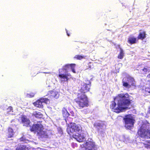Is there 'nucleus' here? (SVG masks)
Instances as JSON below:
<instances>
[{
  "mask_svg": "<svg viewBox=\"0 0 150 150\" xmlns=\"http://www.w3.org/2000/svg\"><path fill=\"white\" fill-rule=\"evenodd\" d=\"M7 138H10L12 137L14 135V132L13 129L11 127L8 128Z\"/></svg>",
  "mask_w": 150,
  "mask_h": 150,
  "instance_id": "nucleus-17",
  "label": "nucleus"
},
{
  "mask_svg": "<svg viewBox=\"0 0 150 150\" xmlns=\"http://www.w3.org/2000/svg\"><path fill=\"white\" fill-rule=\"evenodd\" d=\"M43 129V126L42 124H33L30 127V129L31 132H33L35 133H37L38 134Z\"/></svg>",
  "mask_w": 150,
  "mask_h": 150,
  "instance_id": "nucleus-6",
  "label": "nucleus"
},
{
  "mask_svg": "<svg viewBox=\"0 0 150 150\" xmlns=\"http://www.w3.org/2000/svg\"><path fill=\"white\" fill-rule=\"evenodd\" d=\"M137 133L142 138L150 139V129H146L141 126L138 130Z\"/></svg>",
  "mask_w": 150,
  "mask_h": 150,
  "instance_id": "nucleus-5",
  "label": "nucleus"
},
{
  "mask_svg": "<svg viewBox=\"0 0 150 150\" xmlns=\"http://www.w3.org/2000/svg\"><path fill=\"white\" fill-rule=\"evenodd\" d=\"M69 68V64H66L63 66L61 69H59V71L63 72L64 71H67V70Z\"/></svg>",
  "mask_w": 150,
  "mask_h": 150,
  "instance_id": "nucleus-19",
  "label": "nucleus"
},
{
  "mask_svg": "<svg viewBox=\"0 0 150 150\" xmlns=\"http://www.w3.org/2000/svg\"><path fill=\"white\" fill-rule=\"evenodd\" d=\"M146 79H148V81H150V73L147 75Z\"/></svg>",
  "mask_w": 150,
  "mask_h": 150,
  "instance_id": "nucleus-32",
  "label": "nucleus"
},
{
  "mask_svg": "<svg viewBox=\"0 0 150 150\" xmlns=\"http://www.w3.org/2000/svg\"><path fill=\"white\" fill-rule=\"evenodd\" d=\"M139 31L140 32L139 33L137 36V39H140L142 40L146 38V31L144 30L141 31V30H140Z\"/></svg>",
  "mask_w": 150,
  "mask_h": 150,
  "instance_id": "nucleus-12",
  "label": "nucleus"
},
{
  "mask_svg": "<svg viewBox=\"0 0 150 150\" xmlns=\"http://www.w3.org/2000/svg\"><path fill=\"white\" fill-rule=\"evenodd\" d=\"M142 70L143 71V73L144 74H146L150 71V70L148 67H144Z\"/></svg>",
  "mask_w": 150,
  "mask_h": 150,
  "instance_id": "nucleus-23",
  "label": "nucleus"
},
{
  "mask_svg": "<svg viewBox=\"0 0 150 150\" xmlns=\"http://www.w3.org/2000/svg\"><path fill=\"white\" fill-rule=\"evenodd\" d=\"M42 103L40 98L35 102L33 104L36 107L39 108H43Z\"/></svg>",
  "mask_w": 150,
  "mask_h": 150,
  "instance_id": "nucleus-14",
  "label": "nucleus"
},
{
  "mask_svg": "<svg viewBox=\"0 0 150 150\" xmlns=\"http://www.w3.org/2000/svg\"><path fill=\"white\" fill-rule=\"evenodd\" d=\"M82 131V127L79 124H76L74 122H71L69 124L67 128V131L70 137H72L79 142H82L85 138L81 134L77 133L76 135L74 132H81Z\"/></svg>",
  "mask_w": 150,
  "mask_h": 150,
  "instance_id": "nucleus-3",
  "label": "nucleus"
},
{
  "mask_svg": "<svg viewBox=\"0 0 150 150\" xmlns=\"http://www.w3.org/2000/svg\"><path fill=\"white\" fill-rule=\"evenodd\" d=\"M62 113L63 117L64 118L65 120L67 119L70 115V114L67 111V109L65 108H63L62 110Z\"/></svg>",
  "mask_w": 150,
  "mask_h": 150,
  "instance_id": "nucleus-15",
  "label": "nucleus"
},
{
  "mask_svg": "<svg viewBox=\"0 0 150 150\" xmlns=\"http://www.w3.org/2000/svg\"><path fill=\"white\" fill-rule=\"evenodd\" d=\"M91 83L89 80L85 81V82H81L80 92L78 93L77 97L74 99L76 103V107L78 109H81L88 106L89 101L85 93L89 91Z\"/></svg>",
  "mask_w": 150,
  "mask_h": 150,
  "instance_id": "nucleus-1",
  "label": "nucleus"
},
{
  "mask_svg": "<svg viewBox=\"0 0 150 150\" xmlns=\"http://www.w3.org/2000/svg\"><path fill=\"white\" fill-rule=\"evenodd\" d=\"M128 81L131 83V84H129L128 83L124 81H122V85L124 87L128 88H129L132 86H135V81L134 78L132 77H130Z\"/></svg>",
  "mask_w": 150,
  "mask_h": 150,
  "instance_id": "nucleus-10",
  "label": "nucleus"
},
{
  "mask_svg": "<svg viewBox=\"0 0 150 150\" xmlns=\"http://www.w3.org/2000/svg\"><path fill=\"white\" fill-rule=\"evenodd\" d=\"M84 144L85 150H96L95 149L96 147L95 143L93 141H88Z\"/></svg>",
  "mask_w": 150,
  "mask_h": 150,
  "instance_id": "nucleus-7",
  "label": "nucleus"
},
{
  "mask_svg": "<svg viewBox=\"0 0 150 150\" xmlns=\"http://www.w3.org/2000/svg\"><path fill=\"white\" fill-rule=\"evenodd\" d=\"M4 111L5 112V113L6 114L8 113L11 112H13V108L12 107L9 106L7 108L4 109Z\"/></svg>",
  "mask_w": 150,
  "mask_h": 150,
  "instance_id": "nucleus-21",
  "label": "nucleus"
},
{
  "mask_svg": "<svg viewBox=\"0 0 150 150\" xmlns=\"http://www.w3.org/2000/svg\"><path fill=\"white\" fill-rule=\"evenodd\" d=\"M23 148L21 147L20 146L19 147H17L16 149V150H23Z\"/></svg>",
  "mask_w": 150,
  "mask_h": 150,
  "instance_id": "nucleus-30",
  "label": "nucleus"
},
{
  "mask_svg": "<svg viewBox=\"0 0 150 150\" xmlns=\"http://www.w3.org/2000/svg\"><path fill=\"white\" fill-rule=\"evenodd\" d=\"M94 127L96 128H97V129L98 131L99 129L98 128V127L100 128H102L103 126L101 125V123H97L94 124Z\"/></svg>",
  "mask_w": 150,
  "mask_h": 150,
  "instance_id": "nucleus-26",
  "label": "nucleus"
},
{
  "mask_svg": "<svg viewBox=\"0 0 150 150\" xmlns=\"http://www.w3.org/2000/svg\"><path fill=\"white\" fill-rule=\"evenodd\" d=\"M138 40L137 38L133 36H132L129 38L127 42L130 45H132L136 43L138 41Z\"/></svg>",
  "mask_w": 150,
  "mask_h": 150,
  "instance_id": "nucleus-13",
  "label": "nucleus"
},
{
  "mask_svg": "<svg viewBox=\"0 0 150 150\" xmlns=\"http://www.w3.org/2000/svg\"><path fill=\"white\" fill-rule=\"evenodd\" d=\"M123 120L124 121V126L126 128L130 130L133 127L135 120L131 115L128 114L125 115Z\"/></svg>",
  "mask_w": 150,
  "mask_h": 150,
  "instance_id": "nucleus-4",
  "label": "nucleus"
},
{
  "mask_svg": "<svg viewBox=\"0 0 150 150\" xmlns=\"http://www.w3.org/2000/svg\"><path fill=\"white\" fill-rule=\"evenodd\" d=\"M91 69V66L90 65H88V67H86V68L85 70Z\"/></svg>",
  "mask_w": 150,
  "mask_h": 150,
  "instance_id": "nucleus-33",
  "label": "nucleus"
},
{
  "mask_svg": "<svg viewBox=\"0 0 150 150\" xmlns=\"http://www.w3.org/2000/svg\"><path fill=\"white\" fill-rule=\"evenodd\" d=\"M41 101H42V103H47L48 102H50V99L48 98H44L43 97L40 98Z\"/></svg>",
  "mask_w": 150,
  "mask_h": 150,
  "instance_id": "nucleus-25",
  "label": "nucleus"
},
{
  "mask_svg": "<svg viewBox=\"0 0 150 150\" xmlns=\"http://www.w3.org/2000/svg\"><path fill=\"white\" fill-rule=\"evenodd\" d=\"M86 56L84 55H76L74 57V59H75L78 60H81L82 59H85Z\"/></svg>",
  "mask_w": 150,
  "mask_h": 150,
  "instance_id": "nucleus-20",
  "label": "nucleus"
},
{
  "mask_svg": "<svg viewBox=\"0 0 150 150\" xmlns=\"http://www.w3.org/2000/svg\"><path fill=\"white\" fill-rule=\"evenodd\" d=\"M124 56V53L122 49H121L120 52L117 56V58L119 59H122L123 58Z\"/></svg>",
  "mask_w": 150,
  "mask_h": 150,
  "instance_id": "nucleus-22",
  "label": "nucleus"
},
{
  "mask_svg": "<svg viewBox=\"0 0 150 150\" xmlns=\"http://www.w3.org/2000/svg\"><path fill=\"white\" fill-rule=\"evenodd\" d=\"M66 30V33H67V35L68 36H69L70 35L69 33H68V31L67 30Z\"/></svg>",
  "mask_w": 150,
  "mask_h": 150,
  "instance_id": "nucleus-34",
  "label": "nucleus"
},
{
  "mask_svg": "<svg viewBox=\"0 0 150 150\" xmlns=\"http://www.w3.org/2000/svg\"><path fill=\"white\" fill-rule=\"evenodd\" d=\"M129 96L127 93L118 94L115 98L117 101V106L115 101H112L110 105V108L117 113L122 112L124 110L129 109L128 106L130 105L132 101Z\"/></svg>",
  "mask_w": 150,
  "mask_h": 150,
  "instance_id": "nucleus-2",
  "label": "nucleus"
},
{
  "mask_svg": "<svg viewBox=\"0 0 150 150\" xmlns=\"http://www.w3.org/2000/svg\"><path fill=\"white\" fill-rule=\"evenodd\" d=\"M146 142L147 143V144L144 143V144L146 147H149V146H150V141H146Z\"/></svg>",
  "mask_w": 150,
  "mask_h": 150,
  "instance_id": "nucleus-27",
  "label": "nucleus"
},
{
  "mask_svg": "<svg viewBox=\"0 0 150 150\" xmlns=\"http://www.w3.org/2000/svg\"><path fill=\"white\" fill-rule=\"evenodd\" d=\"M69 67H70L72 71L74 73H76V72L75 70V68L76 66V64H69Z\"/></svg>",
  "mask_w": 150,
  "mask_h": 150,
  "instance_id": "nucleus-24",
  "label": "nucleus"
},
{
  "mask_svg": "<svg viewBox=\"0 0 150 150\" xmlns=\"http://www.w3.org/2000/svg\"><path fill=\"white\" fill-rule=\"evenodd\" d=\"M37 134L42 138H46L48 137V135L47 134V132L43 131V130H41Z\"/></svg>",
  "mask_w": 150,
  "mask_h": 150,
  "instance_id": "nucleus-18",
  "label": "nucleus"
},
{
  "mask_svg": "<svg viewBox=\"0 0 150 150\" xmlns=\"http://www.w3.org/2000/svg\"><path fill=\"white\" fill-rule=\"evenodd\" d=\"M4 150H8V149H5Z\"/></svg>",
  "mask_w": 150,
  "mask_h": 150,
  "instance_id": "nucleus-35",
  "label": "nucleus"
},
{
  "mask_svg": "<svg viewBox=\"0 0 150 150\" xmlns=\"http://www.w3.org/2000/svg\"><path fill=\"white\" fill-rule=\"evenodd\" d=\"M34 94L33 93H30L27 94V97L28 98H32L34 96Z\"/></svg>",
  "mask_w": 150,
  "mask_h": 150,
  "instance_id": "nucleus-28",
  "label": "nucleus"
},
{
  "mask_svg": "<svg viewBox=\"0 0 150 150\" xmlns=\"http://www.w3.org/2000/svg\"><path fill=\"white\" fill-rule=\"evenodd\" d=\"M145 91L150 94V87H146L145 88Z\"/></svg>",
  "mask_w": 150,
  "mask_h": 150,
  "instance_id": "nucleus-29",
  "label": "nucleus"
},
{
  "mask_svg": "<svg viewBox=\"0 0 150 150\" xmlns=\"http://www.w3.org/2000/svg\"><path fill=\"white\" fill-rule=\"evenodd\" d=\"M32 115L38 118H42L43 116L41 112L37 111L34 112L32 114Z\"/></svg>",
  "mask_w": 150,
  "mask_h": 150,
  "instance_id": "nucleus-16",
  "label": "nucleus"
},
{
  "mask_svg": "<svg viewBox=\"0 0 150 150\" xmlns=\"http://www.w3.org/2000/svg\"><path fill=\"white\" fill-rule=\"evenodd\" d=\"M46 96H48V98L51 100L54 98L57 99L59 97V95L57 91L53 90L48 91Z\"/></svg>",
  "mask_w": 150,
  "mask_h": 150,
  "instance_id": "nucleus-8",
  "label": "nucleus"
},
{
  "mask_svg": "<svg viewBox=\"0 0 150 150\" xmlns=\"http://www.w3.org/2000/svg\"><path fill=\"white\" fill-rule=\"evenodd\" d=\"M70 114L73 117L75 116V113L73 111H71L70 112Z\"/></svg>",
  "mask_w": 150,
  "mask_h": 150,
  "instance_id": "nucleus-31",
  "label": "nucleus"
},
{
  "mask_svg": "<svg viewBox=\"0 0 150 150\" xmlns=\"http://www.w3.org/2000/svg\"><path fill=\"white\" fill-rule=\"evenodd\" d=\"M21 122L23 124V126L26 127L30 126V121L29 118L24 115H22L21 117Z\"/></svg>",
  "mask_w": 150,
  "mask_h": 150,
  "instance_id": "nucleus-11",
  "label": "nucleus"
},
{
  "mask_svg": "<svg viewBox=\"0 0 150 150\" xmlns=\"http://www.w3.org/2000/svg\"><path fill=\"white\" fill-rule=\"evenodd\" d=\"M58 76L59 77L61 81L62 82H68L69 78L71 77V75L69 73L65 74H62L63 72L59 71Z\"/></svg>",
  "mask_w": 150,
  "mask_h": 150,
  "instance_id": "nucleus-9",
  "label": "nucleus"
}]
</instances>
